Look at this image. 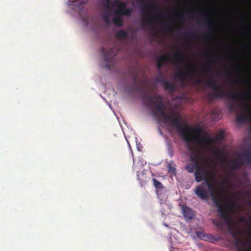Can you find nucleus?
Returning <instances> with one entry per match:
<instances>
[{
	"mask_svg": "<svg viewBox=\"0 0 251 251\" xmlns=\"http://www.w3.org/2000/svg\"><path fill=\"white\" fill-rule=\"evenodd\" d=\"M205 182L208 186V190L212 198L213 201L218 208V212L220 217L226 222H228L229 211L234 206V201L233 200H230L227 202L224 201L222 198V188L217 185L215 182V188L214 189L212 184L207 179L205 180Z\"/></svg>",
	"mask_w": 251,
	"mask_h": 251,
	"instance_id": "3",
	"label": "nucleus"
},
{
	"mask_svg": "<svg viewBox=\"0 0 251 251\" xmlns=\"http://www.w3.org/2000/svg\"><path fill=\"white\" fill-rule=\"evenodd\" d=\"M163 85L166 90H169L171 92H174L176 90L175 85L173 83L168 82L166 80L164 81Z\"/></svg>",
	"mask_w": 251,
	"mask_h": 251,
	"instance_id": "20",
	"label": "nucleus"
},
{
	"mask_svg": "<svg viewBox=\"0 0 251 251\" xmlns=\"http://www.w3.org/2000/svg\"><path fill=\"white\" fill-rule=\"evenodd\" d=\"M101 3L104 7L105 11H110L111 7H113V5H112L111 3L109 0H101Z\"/></svg>",
	"mask_w": 251,
	"mask_h": 251,
	"instance_id": "21",
	"label": "nucleus"
},
{
	"mask_svg": "<svg viewBox=\"0 0 251 251\" xmlns=\"http://www.w3.org/2000/svg\"><path fill=\"white\" fill-rule=\"evenodd\" d=\"M202 37L204 40H207L208 39V37L207 36L202 35Z\"/></svg>",
	"mask_w": 251,
	"mask_h": 251,
	"instance_id": "37",
	"label": "nucleus"
},
{
	"mask_svg": "<svg viewBox=\"0 0 251 251\" xmlns=\"http://www.w3.org/2000/svg\"><path fill=\"white\" fill-rule=\"evenodd\" d=\"M206 84L208 88L214 91L213 94H209V96L211 98H227L232 101H236L241 100L244 102L251 97V93L250 92H248L245 95H237L234 92H227L225 90L222 88L214 79L211 77L207 80Z\"/></svg>",
	"mask_w": 251,
	"mask_h": 251,
	"instance_id": "4",
	"label": "nucleus"
},
{
	"mask_svg": "<svg viewBox=\"0 0 251 251\" xmlns=\"http://www.w3.org/2000/svg\"><path fill=\"white\" fill-rule=\"evenodd\" d=\"M195 73V69L194 68L190 66L187 65L186 71L182 69L179 70L175 74V77L180 81H183L187 76L193 75Z\"/></svg>",
	"mask_w": 251,
	"mask_h": 251,
	"instance_id": "8",
	"label": "nucleus"
},
{
	"mask_svg": "<svg viewBox=\"0 0 251 251\" xmlns=\"http://www.w3.org/2000/svg\"><path fill=\"white\" fill-rule=\"evenodd\" d=\"M246 221V218L244 217H242L240 219V221L242 223Z\"/></svg>",
	"mask_w": 251,
	"mask_h": 251,
	"instance_id": "35",
	"label": "nucleus"
},
{
	"mask_svg": "<svg viewBox=\"0 0 251 251\" xmlns=\"http://www.w3.org/2000/svg\"><path fill=\"white\" fill-rule=\"evenodd\" d=\"M123 15H116L113 19V22L114 25L116 26H121L123 24V20L122 18Z\"/></svg>",
	"mask_w": 251,
	"mask_h": 251,
	"instance_id": "17",
	"label": "nucleus"
},
{
	"mask_svg": "<svg viewBox=\"0 0 251 251\" xmlns=\"http://www.w3.org/2000/svg\"><path fill=\"white\" fill-rule=\"evenodd\" d=\"M159 73L160 75L155 78V80L157 82H161L163 84L164 81H165V79L163 75L161 74V71H160Z\"/></svg>",
	"mask_w": 251,
	"mask_h": 251,
	"instance_id": "29",
	"label": "nucleus"
},
{
	"mask_svg": "<svg viewBox=\"0 0 251 251\" xmlns=\"http://www.w3.org/2000/svg\"><path fill=\"white\" fill-rule=\"evenodd\" d=\"M70 2H77L75 5L79 9L84 7V5L86 2L85 0H69Z\"/></svg>",
	"mask_w": 251,
	"mask_h": 251,
	"instance_id": "23",
	"label": "nucleus"
},
{
	"mask_svg": "<svg viewBox=\"0 0 251 251\" xmlns=\"http://www.w3.org/2000/svg\"><path fill=\"white\" fill-rule=\"evenodd\" d=\"M250 231H251V227L250 228Z\"/></svg>",
	"mask_w": 251,
	"mask_h": 251,
	"instance_id": "46",
	"label": "nucleus"
},
{
	"mask_svg": "<svg viewBox=\"0 0 251 251\" xmlns=\"http://www.w3.org/2000/svg\"><path fill=\"white\" fill-rule=\"evenodd\" d=\"M110 11H105V13L103 14V20H104V22L107 24H110Z\"/></svg>",
	"mask_w": 251,
	"mask_h": 251,
	"instance_id": "26",
	"label": "nucleus"
},
{
	"mask_svg": "<svg viewBox=\"0 0 251 251\" xmlns=\"http://www.w3.org/2000/svg\"><path fill=\"white\" fill-rule=\"evenodd\" d=\"M249 193L251 195V190L249 192Z\"/></svg>",
	"mask_w": 251,
	"mask_h": 251,
	"instance_id": "44",
	"label": "nucleus"
},
{
	"mask_svg": "<svg viewBox=\"0 0 251 251\" xmlns=\"http://www.w3.org/2000/svg\"><path fill=\"white\" fill-rule=\"evenodd\" d=\"M152 181L153 182V185L156 189V194L158 196H159L160 191L161 190L164 188L163 186L160 182L156 180L155 178H153Z\"/></svg>",
	"mask_w": 251,
	"mask_h": 251,
	"instance_id": "18",
	"label": "nucleus"
},
{
	"mask_svg": "<svg viewBox=\"0 0 251 251\" xmlns=\"http://www.w3.org/2000/svg\"><path fill=\"white\" fill-rule=\"evenodd\" d=\"M197 82L198 83H200V79H198L197 80Z\"/></svg>",
	"mask_w": 251,
	"mask_h": 251,
	"instance_id": "42",
	"label": "nucleus"
},
{
	"mask_svg": "<svg viewBox=\"0 0 251 251\" xmlns=\"http://www.w3.org/2000/svg\"><path fill=\"white\" fill-rule=\"evenodd\" d=\"M184 37L187 39H193L196 37V34L191 32H188L184 35Z\"/></svg>",
	"mask_w": 251,
	"mask_h": 251,
	"instance_id": "28",
	"label": "nucleus"
},
{
	"mask_svg": "<svg viewBox=\"0 0 251 251\" xmlns=\"http://www.w3.org/2000/svg\"><path fill=\"white\" fill-rule=\"evenodd\" d=\"M221 159H227V158H220ZM233 159L226 160L225 162L224 170L230 175L232 171L239 169L243 165V162L251 164V158H232Z\"/></svg>",
	"mask_w": 251,
	"mask_h": 251,
	"instance_id": "5",
	"label": "nucleus"
},
{
	"mask_svg": "<svg viewBox=\"0 0 251 251\" xmlns=\"http://www.w3.org/2000/svg\"><path fill=\"white\" fill-rule=\"evenodd\" d=\"M242 107L244 110L245 113L237 115L236 121L239 123H244L248 120L246 114L251 116V108L247 104L244 103Z\"/></svg>",
	"mask_w": 251,
	"mask_h": 251,
	"instance_id": "10",
	"label": "nucleus"
},
{
	"mask_svg": "<svg viewBox=\"0 0 251 251\" xmlns=\"http://www.w3.org/2000/svg\"><path fill=\"white\" fill-rule=\"evenodd\" d=\"M200 24L206 26L209 29L208 32L212 31L215 26L214 23L209 18H206L204 22H201Z\"/></svg>",
	"mask_w": 251,
	"mask_h": 251,
	"instance_id": "14",
	"label": "nucleus"
},
{
	"mask_svg": "<svg viewBox=\"0 0 251 251\" xmlns=\"http://www.w3.org/2000/svg\"><path fill=\"white\" fill-rule=\"evenodd\" d=\"M214 57L215 58H219V56H218V55H217V54H215V55L214 56Z\"/></svg>",
	"mask_w": 251,
	"mask_h": 251,
	"instance_id": "39",
	"label": "nucleus"
},
{
	"mask_svg": "<svg viewBox=\"0 0 251 251\" xmlns=\"http://www.w3.org/2000/svg\"><path fill=\"white\" fill-rule=\"evenodd\" d=\"M127 4L126 2H123L120 0H114L113 6L118 8L115 10L114 14L119 15H125L127 17H130L132 13L131 9L126 8Z\"/></svg>",
	"mask_w": 251,
	"mask_h": 251,
	"instance_id": "7",
	"label": "nucleus"
},
{
	"mask_svg": "<svg viewBox=\"0 0 251 251\" xmlns=\"http://www.w3.org/2000/svg\"><path fill=\"white\" fill-rule=\"evenodd\" d=\"M175 60L172 61V63H175L177 65H183L186 64V60L184 55L180 52H177L174 54Z\"/></svg>",
	"mask_w": 251,
	"mask_h": 251,
	"instance_id": "11",
	"label": "nucleus"
},
{
	"mask_svg": "<svg viewBox=\"0 0 251 251\" xmlns=\"http://www.w3.org/2000/svg\"><path fill=\"white\" fill-rule=\"evenodd\" d=\"M101 51L103 53L104 60L106 62L104 67L110 69L114 65V57L118 53L119 50L116 47H113L109 50L102 49Z\"/></svg>",
	"mask_w": 251,
	"mask_h": 251,
	"instance_id": "6",
	"label": "nucleus"
},
{
	"mask_svg": "<svg viewBox=\"0 0 251 251\" xmlns=\"http://www.w3.org/2000/svg\"><path fill=\"white\" fill-rule=\"evenodd\" d=\"M133 161L135 167H143L146 164V161L143 158H133Z\"/></svg>",
	"mask_w": 251,
	"mask_h": 251,
	"instance_id": "16",
	"label": "nucleus"
},
{
	"mask_svg": "<svg viewBox=\"0 0 251 251\" xmlns=\"http://www.w3.org/2000/svg\"><path fill=\"white\" fill-rule=\"evenodd\" d=\"M184 12L183 11H182L181 12V14H180V18L181 19H182V18H183V16L184 15Z\"/></svg>",
	"mask_w": 251,
	"mask_h": 251,
	"instance_id": "36",
	"label": "nucleus"
},
{
	"mask_svg": "<svg viewBox=\"0 0 251 251\" xmlns=\"http://www.w3.org/2000/svg\"><path fill=\"white\" fill-rule=\"evenodd\" d=\"M145 172V170H143L142 174H139L138 172H137V179L139 181L141 186L145 185L150 179V177L146 175Z\"/></svg>",
	"mask_w": 251,
	"mask_h": 251,
	"instance_id": "12",
	"label": "nucleus"
},
{
	"mask_svg": "<svg viewBox=\"0 0 251 251\" xmlns=\"http://www.w3.org/2000/svg\"><path fill=\"white\" fill-rule=\"evenodd\" d=\"M234 82H234V80H232V83H234Z\"/></svg>",
	"mask_w": 251,
	"mask_h": 251,
	"instance_id": "45",
	"label": "nucleus"
},
{
	"mask_svg": "<svg viewBox=\"0 0 251 251\" xmlns=\"http://www.w3.org/2000/svg\"><path fill=\"white\" fill-rule=\"evenodd\" d=\"M158 61L164 64L165 63L170 61V57L168 55L163 54L160 57H159Z\"/></svg>",
	"mask_w": 251,
	"mask_h": 251,
	"instance_id": "24",
	"label": "nucleus"
},
{
	"mask_svg": "<svg viewBox=\"0 0 251 251\" xmlns=\"http://www.w3.org/2000/svg\"><path fill=\"white\" fill-rule=\"evenodd\" d=\"M248 157H251V154H248Z\"/></svg>",
	"mask_w": 251,
	"mask_h": 251,
	"instance_id": "43",
	"label": "nucleus"
},
{
	"mask_svg": "<svg viewBox=\"0 0 251 251\" xmlns=\"http://www.w3.org/2000/svg\"><path fill=\"white\" fill-rule=\"evenodd\" d=\"M139 80V77L137 75H134L133 76V82H134V86L136 87V89L137 90H139L140 88V85L138 83V81Z\"/></svg>",
	"mask_w": 251,
	"mask_h": 251,
	"instance_id": "27",
	"label": "nucleus"
},
{
	"mask_svg": "<svg viewBox=\"0 0 251 251\" xmlns=\"http://www.w3.org/2000/svg\"><path fill=\"white\" fill-rule=\"evenodd\" d=\"M161 25L162 26L167 28L169 26V24L168 23L162 22L161 23Z\"/></svg>",
	"mask_w": 251,
	"mask_h": 251,
	"instance_id": "34",
	"label": "nucleus"
},
{
	"mask_svg": "<svg viewBox=\"0 0 251 251\" xmlns=\"http://www.w3.org/2000/svg\"><path fill=\"white\" fill-rule=\"evenodd\" d=\"M182 211L184 217L188 220H191L195 217L194 211L188 206H183Z\"/></svg>",
	"mask_w": 251,
	"mask_h": 251,
	"instance_id": "13",
	"label": "nucleus"
},
{
	"mask_svg": "<svg viewBox=\"0 0 251 251\" xmlns=\"http://www.w3.org/2000/svg\"><path fill=\"white\" fill-rule=\"evenodd\" d=\"M153 115H154V116H156V115H157L156 112H153Z\"/></svg>",
	"mask_w": 251,
	"mask_h": 251,
	"instance_id": "40",
	"label": "nucleus"
},
{
	"mask_svg": "<svg viewBox=\"0 0 251 251\" xmlns=\"http://www.w3.org/2000/svg\"><path fill=\"white\" fill-rule=\"evenodd\" d=\"M127 33L126 30L122 29L116 32L115 36L117 39H123L126 38L127 37Z\"/></svg>",
	"mask_w": 251,
	"mask_h": 251,
	"instance_id": "19",
	"label": "nucleus"
},
{
	"mask_svg": "<svg viewBox=\"0 0 251 251\" xmlns=\"http://www.w3.org/2000/svg\"><path fill=\"white\" fill-rule=\"evenodd\" d=\"M228 108L229 111L231 112H235L237 110L236 106L231 102L228 104Z\"/></svg>",
	"mask_w": 251,
	"mask_h": 251,
	"instance_id": "30",
	"label": "nucleus"
},
{
	"mask_svg": "<svg viewBox=\"0 0 251 251\" xmlns=\"http://www.w3.org/2000/svg\"><path fill=\"white\" fill-rule=\"evenodd\" d=\"M137 0L139 2V3L143 4L144 8L149 10L150 11H154L157 10L156 6L152 4L150 2H147L144 3L143 0Z\"/></svg>",
	"mask_w": 251,
	"mask_h": 251,
	"instance_id": "15",
	"label": "nucleus"
},
{
	"mask_svg": "<svg viewBox=\"0 0 251 251\" xmlns=\"http://www.w3.org/2000/svg\"><path fill=\"white\" fill-rule=\"evenodd\" d=\"M239 68V66H236V69H238Z\"/></svg>",
	"mask_w": 251,
	"mask_h": 251,
	"instance_id": "41",
	"label": "nucleus"
},
{
	"mask_svg": "<svg viewBox=\"0 0 251 251\" xmlns=\"http://www.w3.org/2000/svg\"><path fill=\"white\" fill-rule=\"evenodd\" d=\"M167 168L168 173L173 175L176 174V169L175 168V165L173 162H170L167 165Z\"/></svg>",
	"mask_w": 251,
	"mask_h": 251,
	"instance_id": "22",
	"label": "nucleus"
},
{
	"mask_svg": "<svg viewBox=\"0 0 251 251\" xmlns=\"http://www.w3.org/2000/svg\"><path fill=\"white\" fill-rule=\"evenodd\" d=\"M225 73L227 77H229L231 76V74L228 69H225Z\"/></svg>",
	"mask_w": 251,
	"mask_h": 251,
	"instance_id": "32",
	"label": "nucleus"
},
{
	"mask_svg": "<svg viewBox=\"0 0 251 251\" xmlns=\"http://www.w3.org/2000/svg\"><path fill=\"white\" fill-rule=\"evenodd\" d=\"M211 67L210 62L206 63L205 67L201 70V72L205 73H209L211 72Z\"/></svg>",
	"mask_w": 251,
	"mask_h": 251,
	"instance_id": "25",
	"label": "nucleus"
},
{
	"mask_svg": "<svg viewBox=\"0 0 251 251\" xmlns=\"http://www.w3.org/2000/svg\"><path fill=\"white\" fill-rule=\"evenodd\" d=\"M143 99L149 109L151 110L155 109L160 113L164 123H169L176 128L177 132L188 144L189 149L192 148L190 143L193 142L202 151L214 153L215 156L213 157H229L225 151L221 153L220 148L216 145V142H221L224 139V131L221 130L214 138H212L208 132H203L200 127L191 126L186 124H182L179 113L176 114L173 113L172 115L167 114L165 112V105L160 95H151L150 93H147L143 96ZM191 157L205 156L195 155Z\"/></svg>",
	"mask_w": 251,
	"mask_h": 251,
	"instance_id": "1",
	"label": "nucleus"
},
{
	"mask_svg": "<svg viewBox=\"0 0 251 251\" xmlns=\"http://www.w3.org/2000/svg\"><path fill=\"white\" fill-rule=\"evenodd\" d=\"M206 158H190L191 159L185 166V169L189 173H193L196 170L194 176L197 182L204 180V182L197 186L195 193L199 198L205 200H207L209 198L208 192L206 189V186L208 187V186L206 183L205 180H208L214 189L215 188V182L218 185L215 179H212V183L208 179V176L210 174V171L209 170L210 165L205 160Z\"/></svg>",
	"mask_w": 251,
	"mask_h": 251,
	"instance_id": "2",
	"label": "nucleus"
},
{
	"mask_svg": "<svg viewBox=\"0 0 251 251\" xmlns=\"http://www.w3.org/2000/svg\"><path fill=\"white\" fill-rule=\"evenodd\" d=\"M136 145L137 150L139 151H141L142 149V146L141 145V144L140 143H137Z\"/></svg>",
	"mask_w": 251,
	"mask_h": 251,
	"instance_id": "33",
	"label": "nucleus"
},
{
	"mask_svg": "<svg viewBox=\"0 0 251 251\" xmlns=\"http://www.w3.org/2000/svg\"><path fill=\"white\" fill-rule=\"evenodd\" d=\"M163 65L164 64L163 63H162L161 62H160L157 60V63H156V67H157V69H158V70L159 71V72L160 71V70L162 68Z\"/></svg>",
	"mask_w": 251,
	"mask_h": 251,
	"instance_id": "31",
	"label": "nucleus"
},
{
	"mask_svg": "<svg viewBox=\"0 0 251 251\" xmlns=\"http://www.w3.org/2000/svg\"><path fill=\"white\" fill-rule=\"evenodd\" d=\"M162 15L160 12H156L153 15L147 14V20L142 23V26L144 27L148 26H152L151 30L155 31V28L153 26V22L159 20V17Z\"/></svg>",
	"mask_w": 251,
	"mask_h": 251,
	"instance_id": "9",
	"label": "nucleus"
},
{
	"mask_svg": "<svg viewBox=\"0 0 251 251\" xmlns=\"http://www.w3.org/2000/svg\"><path fill=\"white\" fill-rule=\"evenodd\" d=\"M190 14L193 17L195 15V12L194 10L190 11Z\"/></svg>",
	"mask_w": 251,
	"mask_h": 251,
	"instance_id": "38",
	"label": "nucleus"
}]
</instances>
